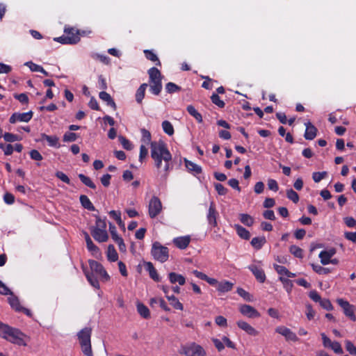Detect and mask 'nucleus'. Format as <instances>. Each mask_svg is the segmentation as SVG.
<instances>
[{"instance_id":"obj_40","label":"nucleus","mask_w":356,"mask_h":356,"mask_svg":"<svg viewBox=\"0 0 356 356\" xmlns=\"http://www.w3.org/2000/svg\"><path fill=\"white\" fill-rule=\"evenodd\" d=\"M8 302L10 305V306L14 309H15L16 311L17 312H19L21 311L22 309V307L20 306V304H19V299L17 298V297L13 296V294L12 293V295H10V296L8 298Z\"/></svg>"},{"instance_id":"obj_7","label":"nucleus","mask_w":356,"mask_h":356,"mask_svg":"<svg viewBox=\"0 0 356 356\" xmlns=\"http://www.w3.org/2000/svg\"><path fill=\"white\" fill-rule=\"evenodd\" d=\"M179 353L184 354L186 356H207L206 352L203 348L195 343L182 346Z\"/></svg>"},{"instance_id":"obj_50","label":"nucleus","mask_w":356,"mask_h":356,"mask_svg":"<svg viewBox=\"0 0 356 356\" xmlns=\"http://www.w3.org/2000/svg\"><path fill=\"white\" fill-rule=\"evenodd\" d=\"M0 149H1L6 156L11 155L13 153L14 148L11 144H4L0 143Z\"/></svg>"},{"instance_id":"obj_12","label":"nucleus","mask_w":356,"mask_h":356,"mask_svg":"<svg viewBox=\"0 0 356 356\" xmlns=\"http://www.w3.org/2000/svg\"><path fill=\"white\" fill-rule=\"evenodd\" d=\"M162 204L159 198L153 196L149 202V215L151 218L156 217L161 211Z\"/></svg>"},{"instance_id":"obj_3","label":"nucleus","mask_w":356,"mask_h":356,"mask_svg":"<svg viewBox=\"0 0 356 356\" xmlns=\"http://www.w3.org/2000/svg\"><path fill=\"white\" fill-rule=\"evenodd\" d=\"M0 337L18 346H26L24 339V334L19 330L10 327L8 325L2 332H0Z\"/></svg>"},{"instance_id":"obj_5","label":"nucleus","mask_w":356,"mask_h":356,"mask_svg":"<svg viewBox=\"0 0 356 356\" xmlns=\"http://www.w3.org/2000/svg\"><path fill=\"white\" fill-rule=\"evenodd\" d=\"M151 254L154 259L161 263L165 262L169 257V250L167 247L162 245L159 242L152 244Z\"/></svg>"},{"instance_id":"obj_14","label":"nucleus","mask_w":356,"mask_h":356,"mask_svg":"<svg viewBox=\"0 0 356 356\" xmlns=\"http://www.w3.org/2000/svg\"><path fill=\"white\" fill-rule=\"evenodd\" d=\"M240 312L243 315L250 318H259L260 316L259 312L253 307L249 305H242L239 307Z\"/></svg>"},{"instance_id":"obj_6","label":"nucleus","mask_w":356,"mask_h":356,"mask_svg":"<svg viewBox=\"0 0 356 356\" xmlns=\"http://www.w3.org/2000/svg\"><path fill=\"white\" fill-rule=\"evenodd\" d=\"M90 231L93 238L99 243L106 242L108 239L106 224H96L90 227Z\"/></svg>"},{"instance_id":"obj_22","label":"nucleus","mask_w":356,"mask_h":356,"mask_svg":"<svg viewBox=\"0 0 356 356\" xmlns=\"http://www.w3.org/2000/svg\"><path fill=\"white\" fill-rule=\"evenodd\" d=\"M148 86V84L146 83H142L139 88L137 89L135 97L136 101L138 104H141L143 102V99L145 97V91Z\"/></svg>"},{"instance_id":"obj_47","label":"nucleus","mask_w":356,"mask_h":356,"mask_svg":"<svg viewBox=\"0 0 356 356\" xmlns=\"http://www.w3.org/2000/svg\"><path fill=\"white\" fill-rule=\"evenodd\" d=\"M237 293L241 297H242L246 301H248V302L253 301V296L250 293L245 291L243 289L238 288Z\"/></svg>"},{"instance_id":"obj_60","label":"nucleus","mask_w":356,"mask_h":356,"mask_svg":"<svg viewBox=\"0 0 356 356\" xmlns=\"http://www.w3.org/2000/svg\"><path fill=\"white\" fill-rule=\"evenodd\" d=\"M29 155L31 159L35 161H42L43 159L42 154L36 149H32L29 152Z\"/></svg>"},{"instance_id":"obj_46","label":"nucleus","mask_w":356,"mask_h":356,"mask_svg":"<svg viewBox=\"0 0 356 356\" xmlns=\"http://www.w3.org/2000/svg\"><path fill=\"white\" fill-rule=\"evenodd\" d=\"M165 90L167 92L172 94L179 92L181 90V88L172 82H169L165 85Z\"/></svg>"},{"instance_id":"obj_54","label":"nucleus","mask_w":356,"mask_h":356,"mask_svg":"<svg viewBox=\"0 0 356 356\" xmlns=\"http://www.w3.org/2000/svg\"><path fill=\"white\" fill-rule=\"evenodd\" d=\"M3 139L6 142L13 143L19 140V136L12 133H5L3 135Z\"/></svg>"},{"instance_id":"obj_58","label":"nucleus","mask_w":356,"mask_h":356,"mask_svg":"<svg viewBox=\"0 0 356 356\" xmlns=\"http://www.w3.org/2000/svg\"><path fill=\"white\" fill-rule=\"evenodd\" d=\"M56 177L60 179L62 181L65 182L67 184H70V179L69 177L63 172L57 171L55 174Z\"/></svg>"},{"instance_id":"obj_32","label":"nucleus","mask_w":356,"mask_h":356,"mask_svg":"<svg viewBox=\"0 0 356 356\" xmlns=\"http://www.w3.org/2000/svg\"><path fill=\"white\" fill-rule=\"evenodd\" d=\"M143 52H144L145 58L147 60H149L152 62L156 63V65L158 66L161 65V63L158 56L152 50L145 49V50H144Z\"/></svg>"},{"instance_id":"obj_39","label":"nucleus","mask_w":356,"mask_h":356,"mask_svg":"<svg viewBox=\"0 0 356 356\" xmlns=\"http://www.w3.org/2000/svg\"><path fill=\"white\" fill-rule=\"evenodd\" d=\"M162 129L163 131L168 134V136H172L174 134L175 130L172 124L168 120H164L162 122Z\"/></svg>"},{"instance_id":"obj_63","label":"nucleus","mask_w":356,"mask_h":356,"mask_svg":"<svg viewBox=\"0 0 356 356\" xmlns=\"http://www.w3.org/2000/svg\"><path fill=\"white\" fill-rule=\"evenodd\" d=\"M268 187L270 190L273 191L275 192L277 191L279 189L277 181L273 179H269L268 180Z\"/></svg>"},{"instance_id":"obj_34","label":"nucleus","mask_w":356,"mask_h":356,"mask_svg":"<svg viewBox=\"0 0 356 356\" xmlns=\"http://www.w3.org/2000/svg\"><path fill=\"white\" fill-rule=\"evenodd\" d=\"M137 310L140 315L144 318H149L150 313L149 309L143 303L137 304Z\"/></svg>"},{"instance_id":"obj_20","label":"nucleus","mask_w":356,"mask_h":356,"mask_svg":"<svg viewBox=\"0 0 356 356\" xmlns=\"http://www.w3.org/2000/svg\"><path fill=\"white\" fill-rule=\"evenodd\" d=\"M191 242L190 236H179L173 239V243L181 250L186 249Z\"/></svg>"},{"instance_id":"obj_10","label":"nucleus","mask_w":356,"mask_h":356,"mask_svg":"<svg viewBox=\"0 0 356 356\" xmlns=\"http://www.w3.org/2000/svg\"><path fill=\"white\" fill-rule=\"evenodd\" d=\"M89 265L91 270L102 277L104 281H108L110 280V276L101 264L95 260H90Z\"/></svg>"},{"instance_id":"obj_18","label":"nucleus","mask_w":356,"mask_h":356,"mask_svg":"<svg viewBox=\"0 0 356 356\" xmlns=\"http://www.w3.org/2000/svg\"><path fill=\"white\" fill-rule=\"evenodd\" d=\"M184 163L187 170L194 176L202 172V168L200 165L188 160L187 159H184Z\"/></svg>"},{"instance_id":"obj_38","label":"nucleus","mask_w":356,"mask_h":356,"mask_svg":"<svg viewBox=\"0 0 356 356\" xmlns=\"http://www.w3.org/2000/svg\"><path fill=\"white\" fill-rule=\"evenodd\" d=\"M79 178L81 180V181L88 187L92 189L96 188V185L93 183V181L89 177H87L83 174H79Z\"/></svg>"},{"instance_id":"obj_30","label":"nucleus","mask_w":356,"mask_h":356,"mask_svg":"<svg viewBox=\"0 0 356 356\" xmlns=\"http://www.w3.org/2000/svg\"><path fill=\"white\" fill-rule=\"evenodd\" d=\"M218 212L216 210L215 204L211 202L210 204L209 211L207 213V220L209 222H216V217L218 216Z\"/></svg>"},{"instance_id":"obj_33","label":"nucleus","mask_w":356,"mask_h":356,"mask_svg":"<svg viewBox=\"0 0 356 356\" xmlns=\"http://www.w3.org/2000/svg\"><path fill=\"white\" fill-rule=\"evenodd\" d=\"M186 111L191 116H193L197 120V122H202V115L195 109V108L193 105H188L186 107Z\"/></svg>"},{"instance_id":"obj_62","label":"nucleus","mask_w":356,"mask_h":356,"mask_svg":"<svg viewBox=\"0 0 356 356\" xmlns=\"http://www.w3.org/2000/svg\"><path fill=\"white\" fill-rule=\"evenodd\" d=\"M319 303L323 309L327 311H330L333 309L332 305L328 299H322Z\"/></svg>"},{"instance_id":"obj_61","label":"nucleus","mask_w":356,"mask_h":356,"mask_svg":"<svg viewBox=\"0 0 356 356\" xmlns=\"http://www.w3.org/2000/svg\"><path fill=\"white\" fill-rule=\"evenodd\" d=\"M109 216L113 220H115L116 222H122L121 219V213L120 211L114 210L111 211L109 212Z\"/></svg>"},{"instance_id":"obj_19","label":"nucleus","mask_w":356,"mask_h":356,"mask_svg":"<svg viewBox=\"0 0 356 356\" xmlns=\"http://www.w3.org/2000/svg\"><path fill=\"white\" fill-rule=\"evenodd\" d=\"M236 324L240 329L251 336H257L259 334V332L256 329L244 321H238Z\"/></svg>"},{"instance_id":"obj_55","label":"nucleus","mask_w":356,"mask_h":356,"mask_svg":"<svg viewBox=\"0 0 356 356\" xmlns=\"http://www.w3.org/2000/svg\"><path fill=\"white\" fill-rule=\"evenodd\" d=\"M345 346L349 354L356 356V347L350 341L346 340L345 341Z\"/></svg>"},{"instance_id":"obj_48","label":"nucleus","mask_w":356,"mask_h":356,"mask_svg":"<svg viewBox=\"0 0 356 356\" xmlns=\"http://www.w3.org/2000/svg\"><path fill=\"white\" fill-rule=\"evenodd\" d=\"M286 197L288 199L291 200L293 203H298L299 202L298 194L295 191H293L292 188H290L286 191Z\"/></svg>"},{"instance_id":"obj_15","label":"nucleus","mask_w":356,"mask_h":356,"mask_svg":"<svg viewBox=\"0 0 356 356\" xmlns=\"http://www.w3.org/2000/svg\"><path fill=\"white\" fill-rule=\"evenodd\" d=\"M337 250L334 248L323 250L319 254V258L321 259V263L323 265H327L330 264V259L336 254Z\"/></svg>"},{"instance_id":"obj_28","label":"nucleus","mask_w":356,"mask_h":356,"mask_svg":"<svg viewBox=\"0 0 356 356\" xmlns=\"http://www.w3.org/2000/svg\"><path fill=\"white\" fill-rule=\"evenodd\" d=\"M80 202L82 207L89 211H95V208L93 206L92 203L90 200V199L86 195H81L79 197Z\"/></svg>"},{"instance_id":"obj_25","label":"nucleus","mask_w":356,"mask_h":356,"mask_svg":"<svg viewBox=\"0 0 356 356\" xmlns=\"http://www.w3.org/2000/svg\"><path fill=\"white\" fill-rule=\"evenodd\" d=\"M234 283L229 281H222L218 284L217 290L220 293L229 292L232 290Z\"/></svg>"},{"instance_id":"obj_42","label":"nucleus","mask_w":356,"mask_h":356,"mask_svg":"<svg viewBox=\"0 0 356 356\" xmlns=\"http://www.w3.org/2000/svg\"><path fill=\"white\" fill-rule=\"evenodd\" d=\"M266 243L265 237H255L251 241V245L256 249L259 250L261 248L263 245Z\"/></svg>"},{"instance_id":"obj_11","label":"nucleus","mask_w":356,"mask_h":356,"mask_svg":"<svg viewBox=\"0 0 356 356\" xmlns=\"http://www.w3.org/2000/svg\"><path fill=\"white\" fill-rule=\"evenodd\" d=\"M321 336L325 348H331L337 354L343 353L341 346L338 341H332L324 333H321Z\"/></svg>"},{"instance_id":"obj_29","label":"nucleus","mask_w":356,"mask_h":356,"mask_svg":"<svg viewBox=\"0 0 356 356\" xmlns=\"http://www.w3.org/2000/svg\"><path fill=\"white\" fill-rule=\"evenodd\" d=\"M169 279L172 284L178 282L179 285H184L186 282V280L184 276L175 273H170Z\"/></svg>"},{"instance_id":"obj_23","label":"nucleus","mask_w":356,"mask_h":356,"mask_svg":"<svg viewBox=\"0 0 356 356\" xmlns=\"http://www.w3.org/2000/svg\"><path fill=\"white\" fill-rule=\"evenodd\" d=\"M145 269L149 272L150 277L156 282L160 281V277L159 276L156 270L154 267L153 264L150 261L144 263Z\"/></svg>"},{"instance_id":"obj_31","label":"nucleus","mask_w":356,"mask_h":356,"mask_svg":"<svg viewBox=\"0 0 356 356\" xmlns=\"http://www.w3.org/2000/svg\"><path fill=\"white\" fill-rule=\"evenodd\" d=\"M32 72H38L42 73L45 76H49V73L41 66L37 65L32 61H29L25 63Z\"/></svg>"},{"instance_id":"obj_41","label":"nucleus","mask_w":356,"mask_h":356,"mask_svg":"<svg viewBox=\"0 0 356 356\" xmlns=\"http://www.w3.org/2000/svg\"><path fill=\"white\" fill-rule=\"evenodd\" d=\"M166 298L170 301V305L176 309L183 310V305L179 301V300L174 296H166Z\"/></svg>"},{"instance_id":"obj_64","label":"nucleus","mask_w":356,"mask_h":356,"mask_svg":"<svg viewBox=\"0 0 356 356\" xmlns=\"http://www.w3.org/2000/svg\"><path fill=\"white\" fill-rule=\"evenodd\" d=\"M88 106L92 110H95V111H99L100 110V107L99 106V104H98L97 99L94 97H92L90 98V100L89 103H88Z\"/></svg>"},{"instance_id":"obj_21","label":"nucleus","mask_w":356,"mask_h":356,"mask_svg":"<svg viewBox=\"0 0 356 356\" xmlns=\"http://www.w3.org/2000/svg\"><path fill=\"white\" fill-rule=\"evenodd\" d=\"M249 269L252 272L257 280L263 283L266 280V275L264 270L257 266L252 265L249 266Z\"/></svg>"},{"instance_id":"obj_49","label":"nucleus","mask_w":356,"mask_h":356,"mask_svg":"<svg viewBox=\"0 0 356 356\" xmlns=\"http://www.w3.org/2000/svg\"><path fill=\"white\" fill-rule=\"evenodd\" d=\"M289 251L296 257L300 258V259H302L303 257L302 250L296 245H291L289 248Z\"/></svg>"},{"instance_id":"obj_13","label":"nucleus","mask_w":356,"mask_h":356,"mask_svg":"<svg viewBox=\"0 0 356 356\" xmlns=\"http://www.w3.org/2000/svg\"><path fill=\"white\" fill-rule=\"evenodd\" d=\"M275 332L284 336L286 340L293 342L298 341V338L296 334L293 332L289 328L284 326H279L275 328Z\"/></svg>"},{"instance_id":"obj_9","label":"nucleus","mask_w":356,"mask_h":356,"mask_svg":"<svg viewBox=\"0 0 356 356\" xmlns=\"http://www.w3.org/2000/svg\"><path fill=\"white\" fill-rule=\"evenodd\" d=\"M33 112L29 111L26 113H14L9 118V122L15 124L17 122H29L33 118Z\"/></svg>"},{"instance_id":"obj_43","label":"nucleus","mask_w":356,"mask_h":356,"mask_svg":"<svg viewBox=\"0 0 356 356\" xmlns=\"http://www.w3.org/2000/svg\"><path fill=\"white\" fill-rule=\"evenodd\" d=\"M235 229L237 232V234L239 235V236L244 239H249L250 238V232L246 230L243 227L240 226L239 225H235Z\"/></svg>"},{"instance_id":"obj_1","label":"nucleus","mask_w":356,"mask_h":356,"mask_svg":"<svg viewBox=\"0 0 356 356\" xmlns=\"http://www.w3.org/2000/svg\"><path fill=\"white\" fill-rule=\"evenodd\" d=\"M150 149L151 157L154 161L155 167L160 169L162 165V161H163L164 171L168 172L170 170L172 154L168 150L166 143L163 140L151 142Z\"/></svg>"},{"instance_id":"obj_36","label":"nucleus","mask_w":356,"mask_h":356,"mask_svg":"<svg viewBox=\"0 0 356 356\" xmlns=\"http://www.w3.org/2000/svg\"><path fill=\"white\" fill-rule=\"evenodd\" d=\"M64 33L70 38H72V37L74 38L76 36L78 38V42L80 40V35L81 34H80L79 31L77 29H75L73 27H65Z\"/></svg>"},{"instance_id":"obj_2","label":"nucleus","mask_w":356,"mask_h":356,"mask_svg":"<svg viewBox=\"0 0 356 356\" xmlns=\"http://www.w3.org/2000/svg\"><path fill=\"white\" fill-rule=\"evenodd\" d=\"M149 75V92L154 95H159L162 88V75L159 70L155 67L147 71Z\"/></svg>"},{"instance_id":"obj_16","label":"nucleus","mask_w":356,"mask_h":356,"mask_svg":"<svg viewBox=\"0 0 356 356\" xmlns=\"http://www.w3.org/2000/svg\"><path fill=\"white\" fill-rule=\"evenodd\" d=\"M83 234L84 235L88 250L92 254V255L96 257L100 255L99 248L93 243L88 233L86 232H83Z\"/></svg>"},{"instance_id":"obj_37","label":"nucleus","mask_w":356,"mask_h":356,"mask_svg":"<svg viewBox=\"0 0 356 356\" xmlns=\"http://www.w3.org/2000/svg\"><path fill=\"white\" fill-rule=\"evenodd\" d=\"M79 137V136L76 133L67 131L63 136V140L65 143H72L76 141Z\"/></svg>"},{"instance_id":"obj_56","label":"nucleus","mask_w":356,"mask_h":356,"mask_svg":"<svg viewBox=\"0 0 356 356\" xmlns=\"http://www.w3.org/2000/svg\"><path fill=\"white\" fill-rule=\"evenodd\" d=\"M14 97L22 104H28L29 97L26 93L15 94Z\"/></svg>"},{"instance_id":"obj_53","label":"nucleus","mask_w":356,"mask_h":356,"mask_svg":"<svg viewBox=\"0 0 356 356\" xmlns=\"http://www.w3.org/2000/svg\"><path fill=\"white\" fill-rule=\"evenodd\" d=\"M119 140L122 144V147L127 150H131L133 148L132 143L122 136H119Z\"/></svg>"},{"instance_id":"obj_52","label":"nucleus","mask_w":356,"mask_h":356,"mask_svg":"<svg viewBox=\"0 0 356 356\" xmlns=\"http://www.w3.org/2000/svg\"><path fill=\"white\" fill-rule=\"evenodd\" d=\"M327 173L326 171L323 172H315L312 174V179L316 183L320 182L322 179H323Z\"/></svg>"},{"instance_id":"obj_17","label":"nucleus","mask_w":356,"mask_h":356,"mask_svg":"<svg viewBox=\"0 0 356 356\" xmlns=\"http://www.w3.org/2000/svg\"><path fill=\"white\" fill-rule=\"evenodd\" d=\"M305 125L306 127L305 132L304 134L305 138L309 140L314 139L317 135V128L310 122H305Z\"/></svg>"},{"instance_id":"obj_24","label":"nucleus","mask_w":356,"mask_h":356,"mask_svg":"<svg viewBox=\"0 0 356 356\" xmlns=\"http://www.w3.org/2000/svg\"><path fill=\"white\" fill-rule=\"evenodd\" d=\"M42 138L47 140L49 146L59 148L60 145L59 143V138L56 136H49L45 134H42Z\"/></svg>"},{"instance_id":"obj_51","label":"nucleus","mask_w":356,"mask_h":356,"mask_svg":"<svg viewBox=\"0 0 356 356\" xmlns=\"http://www.w3.org/2000/svg\"><path fill=\"white\" fill-rule=\"evenodd\" d=\"M211 99L212 103L218 106L219 108L225 107V102L220 99L218 94L213 93L211 97Z\"/></svg>"},{"instance_id":"obj_59","label":"nucleus","mask_w":356,"mask_h":356,"mask_svg":"<svg viewBox=\"0 0 356 356\" xmlns=\"http://www.w3.org/2000/svg\"><path fill=\"white\" fill-rule=\"evenodd\" d=\"M274 268L276 270V272L279 275H280V276H282V277H284V275L286 276L287 273L289 271V270L286 267H284L283 266H280L277 264L274 265Z\"/></svg>"},{"instance_id":"obj_45","label":"nucleus","mask_w":356,"mask_h":356,"mask_svg":"<svg viewBox=\"0 0 356 356\" xmlns=\"http://www.w3.org/2000/svg\"><path fill=\"white\" fill-rule=\"evenodd\" d=\"M85 275L90 284L96 289H99V284L97 279L93 275L92 273L85 272Z\"/></svg>"},{"instance_id":"obj_4","label":"nucleus","mask_w":356,"mask_h":356,"mask_svg":"<svg viewBox=\"0 0 356 356\" xmlns=\"http://www.w3.org/2000/svg\"><path fill=\"white\" fill-rule=\"evenodd\" d=\"M91 333V328L85 327L78 334V338L81 345V350L83 353L86 356H93L90 341Z\"/></svg>"},{"instance_id":"obj_35","label":"nucleus","mask_w":356,"mask_h":356,"mask_svg":"<svg viewBox=\"0 0 356 356\" xmlns=\"http://www.w3.org/2000/svg\"><path fill=\"white\" fill-rule=\"evenodd\" d=\"M107 257L111 261H115L118 259V254L113 245H109L107 250Z\"/></svg>"},{"instance_id":"obj_57","label":"nucleus","mask_w":356,"mask_h":356,"mask_svg":"<svg viewBox=\"0 0 356 356\" xmlns=\"http://www.w3.org/2000/svg\"><path fill=\"white\" fill-rule=\"evenodd\" d=\"M214 187L216 191L220 195H225L227 193V189L220 183L215 184Z\"/></svg>"},{"instance_id":"obj_8","label":"nucleus","mask_w":356,"mask_h":356,"mask_svg":"<svg viewBox=\"0 0 356 356\" xmlns=\"http://www.w3.org/2000/svg\"><path fill=\"white\" fill-rule=\"evenodd\" d=\"M337 303L343 309L344 314L348 317L351 321H356V316L355 314V307L354 305H350L348 301L341 298L337 300Z\"/></svg>"},{"instance_id":"obj_27","label":"nucleus","mask_w":356,"mask_h":356,"mask_svg":"<svg viewBox=\"0 0 356 356\" xmlns=\"http://www.w3.org/2000/svg\"><path fill=\"white\" fill-rule=\"evenodd\" d=\"M55 41L58 42L61 44H76L78 42V38L76 36L74 38L72 37L70 38L67 36L65 34H64L62 36L54 38V39Z\"/></svg>"},{"instance_id":"obj_44","label":"nucleus","mask_w":356,"mask_h":356,"mask_svg":"<svg viewBox=\"0 0 356 356\" xmlns=\"http://www.w3.org/2000/svg\"><path fill=\"white\" fill-rule=\"evenodd\" d=\"M279 280L283 284L284 288L286 289L288 293H290L293 286V282L288 278L280 276Z\"/></svg>"},{"instance_id":"obj_26","label":"nucleus","mask_w":356,"mask_h":356,"mask_svg":"<svg viewBox=\"0 0 356 356\" xmlns=\"http://www.w3.org/2000/svg\"><path fill=\"white\" fill-rule=\"evenodd\" d=\"M99 97L102 101L106 102L108 106H111L114 110L116 109V104L112 99L111 96L108 92L102 91L99 92Z\"/></svg>"}]
</instances>
